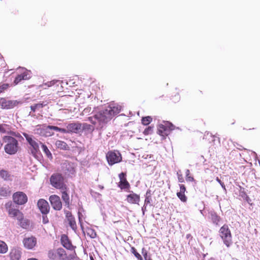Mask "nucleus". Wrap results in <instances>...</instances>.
I'll return each mask as SVG.
<instances>
[{
	"label": "nucleus",
	"instance_id": "nucleus-1",
	"mask_svg": "<svg viewBox=\"0 0 260 260\" xmlns=\"http://www.w3.org/2000/svg\"><path fill=\"white\" fill-rule=\"evenodd\" d=\"M121 110L120 107L118 106H109L106 109L101 111L93 116L88 117V120L93 124H95L97 122L100 123H106L116 114H118Z\"/></svg>",
	"mask_w": 260,
	"mask_h": 260
},
{
	"label": "nucleus",
	"instance_id": "nucleus-2",
	"mask_svg": "<svg viewBox=\"0 0 260 260\" xmlns=\"http://www.w3.org/2000/svg\"><path fill=\"white\" fill-rule=\"evenodd\" d=\"M3 139L5 144L4 150L6 153L14 155L19 151L20 146L17 139L10 136H5Z\"/></svg>",
	"mask_w": 260,
	"mask_h": 260
},
{
	"label": "nucleus",
	"instance_id": "nucleus-3",
	"mask_svg": "<svg viewBox=\"0 0 260 260\" xmlns=\"http://www.w3.org/2000/svg\"><path fill=\"white\" fill-rule=\"evenodd\" d=\"M219 235L226 247H229L232 244V235L228 224H224L220 228Z\"/></svg>",
	"mask_w": 260,
	"mask_h": 260
},
{
	"label": "nucleus",
	"instance_id": "nucleus-4",
	"mask_svg": "<svg viewBox=\"0 0 260 260\" xmlns=\"http://www.w3.org/2000/svg\"><path fill=\"white\" fill-rule=\"evenodd\" d=\"M23 135L29 144L28 150L30 154L34 157H36L40 151L39 144H42V143L40 141H36L33 139L32 136H29L26 133H23Z\"/></svg>",
	"mask_w": 260,
	"mask_h": 260
},
{
	"label": "nucleus",
	"instance_id": "nucleus-5",
	"mask_svg": "<svg viewBox=\"0 0 260 260\" xmlns=\"http://www.w3.org/2000/svg\"><path fill=\"white\" fill-rule=\"evenodd\" d=\"M64 177L60 173L53 174L50 178L51 185L56 189H66L67 185L64 181Z\"/></svg>",
	"mask_w": 260,
	"mask_h": 260
},
{
	"label": "nucleus",
	"instance_id": "nucleus-6",
	"mask_svg": "<svg viewBox=\"0 0 260 260\" xmlns=\"http://www.w3.org/2000/svg\"><path fill=\"white\" fill-rule=\"evenodd\" d=\"M48 257L52 260H67V253L62 248L49 250Z\"/></svg>",
	"mask_w": 260,
	"mask_h": 260
},
{
	"label": "nucleus",
	"instance_id": "nucleus-7",
	"mask_svg": "<svg viewBox=\"0 0 260 260\" xmlns=\"http://www.w3.org/2000/svg\"><path fill=\"white\" fill-rule=\"evenodd\" d=\"M174 128L175 126L172 123L167 121L164 122V124L158 125L157 134L163 137H166Z\"/></svg>",
	"mask_w": 260,
	"mask_h": 260
},
{
	"label": "nucleus",
	"instance_id": "nucleus-8",
	"mask_svg": "<svg viewBox=\"0 0 260 260\" xmlns=\"http://www.w3.org/2000/svg\"><path fill=\"white\" fill-rule=\"evenodd\" d=\"M106 158L109 165H113L122 160V156L118 151H109L106 154Z\"/></svg>",
	"mask_w": 260,
	"mask_h": 260
},
{
	"label": "nucleus",
	"instance_id": "nucleus-9",
	"mask_svg": "<svg viewBox=\"0 0 260 260\" xmlns=\"http://www.w3.org/2000/svg\"><path fill=\"white\" fill-rule=\"evenodd\" d=\"M13 200L15 204L22 205L27 202V197L23 192L17 191L13 194Z\"/></svg>",
	"mask_w": 260,
	"mask_h": 260
},
{
	"label": "nucleus",
	"instance_id": "nucleus-10",
	"mask_svg": "<svg viewBox=\"0 0 260 260\" xmlns=\"http://www.w3.org/2000/svg\"><path fill=\"white\" fill-rule=\"evenodd\" d=\"M5 207L8 211L9 216L12 217H16L17 219H22L23 213L18 209L13 208L12 207V204L11 202L6 203L5 204Z\"/></svg>",
	"mask_w": 260,
	"mask_h": 260
},
{
	"label": "nucleus",
	"instance_id": "nucleus-11",
	"mask_svg": "<svg viewBox=\"0 0 260 260\" xmlns=\"http://www.w3.org/2000/svg\"><path fill=\"white\" fill-rule=\"evenodd\" d=\"M49 201L53 208L59 211L62 208V203L59 197L56 194L51 195L49 197Z\"/></svg>",
	"mask_w": 260,
	"mask_h": 260
},
{
	"label": "nucleus",
	"instance_id": "nucleus-12",
	"mask_svg": "<svg viewBox=\"0 0 260 260\" xmlns=\"http://www.w3.org/2000/svg\"><path fill=\"white\" fill-rule=\"evenodd\" d=\"M37 240L34 236L25 238L23 240L24 247L27 249H33L37 245Z\"/></svg>",
	"mask_w": 260,
	"mask_h": 260
},
{
	"label": "nucleus",
	"instance_id": "nucleus-13",
	"mask_svg": "<svg viewBox=\"0 0 260 260\" xmlns=\"http://www.w3.org/2000/svg\"><path fill=\"white\" fill-rule=\"evenodd\" d=\"M81 128L82 123L79 122L71 123L67 125L64 133H78Z\"/></svg>",
	"mask_w": 260,
	"mask_h": 260
},
{
	"label": "nucleus",
	"instance_id": "nucleus-14",
	"mask_svg": "<svg viewBox=\"0 0 260 260\" xmlns=\"http://www.w3.org/2000/svg\"><path fill=\"white\" fill-rule=\"evenodd\" d=\"M38 207L43 215L49 212L50 206L48 203L44 199H41L38 201Z\"/></svg>",
	"mask_w": 260,
	"mask_h": 260
},
{
	"label": "nucleus",
	"instance_id": "nucleus-15",
	"mask_svg": "<svg viewBox=\"0 0 260 260\" xmlns=\"http://www.w3.org/2000/svg\"><path fill=\"white\" fill-rule=\"evenodd\" d=\"M120 181L118 183V187L121 189H129L130 184L126 178V173L122 172L119 174Z\"/></svg>",
	"mask_w": 260,
	"mask_h": 260
},
{
	"label": "nucleus",
	"instance_id": "nucleus-16",
	"mask_svg": "<svg viewBox=\"0 0 260 260\" xmlns=\"http://www.w3.org/2000/svg\"><path fill=\"white\" fill-rule=\"evenodd\" d=\"M22 255L21 249L18 247H14L11 248L9 257L11 260H20Z\"/></svg>",
	"mask_w": 260,
	"mask_h": 260
},
{
	"label": "nucleus",
	"instance_id": "nucleus-17",
	"mask_svg": "<svg viewBox=\"0 0 260 260\" xmlns=\"http://www.w3.org/2000/svg\"><path fill=\"white\" fill-rule=\"evenodd\" d=\"M18 104L16 101H7L4 98L0 99V105L3 109H12Z\"/></svg>",
	"mask_w": 260,
	"mask_h": 260
},
{
	"label": "nucleus",
	"instance_id": "nucleus-18",
	"mask_svg": "<svg viewBox=\"0 0 260 260\" xmlns=\"http://www.w3.org/2000/svg\"><path fill=\"white\" fill-rule=\"evenodd\" d=\"M131 193L126 196V201L131 204L139 205L140 201V196L133 191H130Z\"/></svg>",
	"mask_w": 260,
	"mask_h": 260
},
{
	"label": "nucleus",
	"instance_id": "nucleus-19",
	"mask_svg": "<svg viewBox=\"0 0 260 260\" xmlns=\"http://www.w3.org/2000/svg\"><path fill=\"white\" fill-rule=\"evenodd\" d=\"M60 242L62 245L68 250H73L74 246L67 235L63 234L61 236Z\"/></svg>",
	"mask_w": 260,
	"mask_h": 260
},
{
	"label": "nucleus",
	"instance_id": "nucleus-20",
	"mask_svg": "<svg viewBox=\"0 0 260 260\" xmlns=\"http://www.w3.org/2000/svg\"><path fill=\"white\" fill-rule=\"evenodd\" d=\"M61 193V199L64 202L66 205L68 207L70 205V196L69 194V189L68 186L66 187V189H59Z\"/></svg>",
	"mask_w": 260,
	"mask_h": 260
},
{
	"label": "nucleus",
	"instance_id": "nucleus-21",
	"mask_svg": "<svg viewBox=\"0 0 260 260\" xmlns=\"http://www.w3.org/2000/svg\"><path fill=\"white\" fill-rule=\"evenodd\" d=\"M179 187L180 191L177 192V196L182 202L185 203L187 201V197L185 194L186 187L183 184H179Z\"/></svg>",
	"mask_w": 260,
	"mask_h": 260
},
{
	"label": "nucleus",
	"instance_id": "nucleus-22",
	"mask_svg": "<svg viewBox=\"0 0 260 260\" xmlns=\"http://www.w3.org/2000/svg\"><path fill=\"white\" fill-rule=\"evenodd\" d=\"M9 126L6 124H1L0 123V133H8L11 135L15 136L16 137H20V135L19 133H16L15 132L9 131Z\"/></svg>",
	"mask_w": 260,
	"mask_h": 260
},
{
	"label": "nucleus",
	"instance_id": "nucleus-23",
	"mask_svg": "<svg viewBox=\"0 0 260 260\" xmlns=\"http://www.w3.org/2000/svg\"><path fill=\"white\" fill-rule=\"evenodd\" d=\"M29 79V77H28V73L26 72H24L22 74L18 75L15 79L14 83L15 85L18 84L22 80H28Z\"/></svg>",
	"mask_w": 260,
	"mask_h": 260
},
{
	"label": "nucleus",
	"instance_id": "nucleus-24",
	"mask_svg": "<svg viewBox=\"0 0 260 260\" xmlns=\"http://www.w3.org/2000/svg\"><path fill=\"white\" fill-rule=\"evenodd\" d=\"M55 145L58 149L63 150H69L70 147L64 141L61 140H57L55 142Z\"/></svg>",
	"mask_w": 260,
	"mask_h": 260
},
{
	"label": "nucleus",
	"instance_id": "nucleus-25",
	"mask_svg": "<svg viewBox=\"0 0 260 260\" xmlns=\"http://www.w3.org/2000/svg\"><path fill=\"white\" fill-rule=\"evenodd\" d=\"M0 176L6 181L11 180L12 179L11 174L8 171L4 169L0 170Z\"/></svg>",
	"mask_w": 260,
	"mask_h": 260
},
{
	"label": "nucleus",
	"instance_id": "nucleus-26",
	"mask_svg": "<svg viewBox=\"0 0 260 260\" xmlns=\"http://www.w3.org/2000/svg\"><path fill=\"white\" fill-rule=\"evenodd\" d=\"M17 220L19 221V225L23 229H27L29 228L30 224L29 221L24 218L23 214H22V219Z\"/></svg>",
	"mask_w": 260,
	"mask_h": 260
},
{
	"label": "nucleus",
	"instance_id": "nucleus-27",
	"mask_svg": "<svg viewBox=\"0 0 260 260\" xmlns=\"http://www.w3.org/2000/svg\"><path fill=\"white\" fill-rule=\"evenodd\" d=\"M11 191L9 187H2L0 188V196L7 197L10 195Z\"/></svg>",
	"mask_w": 260,
	"mask_h": 260
},
{
	"label": "nucleus",
	"instance_id": "nucleus-28",
	"mask_svg": "<svg viewBox=\"0 0 260 260\" xmlns=\"http://www.w3.org/2000/svg\"><path fill=\"white\" fill-rule=\"evenodd\" d=\"M151 201V190H148L146 193L145 199L144 201V207L146 208V206L148 205H149Z\"/></svg>",
	"mask_w": 260,
	"mask_h": 260
},
{
	"label": "nucleus",
	"instance_id": "nucleus-29",
	"mask_svg": "<svg viewBox=\"0 0 260 260\" xmlns=\"http://www.w3.org/2000/svg\"><path fill=\"white\" fill-rule=\"evenodd\" d=\"M45 106V105L43 103L35 104L30 106V109L32 112H35L36 110H40Z\"/></svg>",
	"mask_w": 260,
	"mask_h": 260
},
{
	"label": "nucleus",
	"instance_id": "nucleus-30",
	"mask_svg": "<svg viewBox=\"0 0 260 260\" xmlns=\"http://www.w3.org/2000/svg\"><path fill=\"white\" fill-rule=\"evenodd\" d=\"M8 250L7 244L3 241L0 240V253H6Z\"/></svg>",
	"mask_w": 260,
	"mask_h": 260
},
{
	"label": "nucleus",
	"instance_id": "nucleus-31",
	"mask_svg": "<svg viewBox=\"0 0 260 260\" xmlns=\"http://www.w3.org/2000/svg\"><path fill=\"white\" fill-rule=\"evenodd\" d=\"M68 221L69 222V225L71 228L74 231L77 229V225L75 219L74 217H72L71 218L67 219Z\"/></svg>",
	"mask_w": 260,
	"mask_h": 260
},
{
	"label": "nucleus",
	"instance_id": "nucleus-32",
	"mask_svg": "<svg viewBox=\"0 0 260 260\" xmlns=\"http://www.w3.org/2000/svg\"><path fill=\"white\" fill-rule=\"evenodd\" d=\"M86 233L88 236L91 238H95L97 236V234L95 230L91 228H87L86 230Z\"/></svg>",
	"mask_w": 260,
	"mask_h": 260
},
{
	"label": "nucleus",
	"instance_id": "nucleus-33",
	"mask_svg": "<svg viewBox=\"0 0 260 260\" xmlns=\"http://www.w3.org/2000/svg\"><path fill=\"white\" fill-rule=\"evenodd\" d=\"M71 165H72V164L71 162H70L68 161H66V162H64L63 163V166L66 167L68 172H74V167L72 166Z\"/></svg>",
	"mask_w": 260,
	"mask_h": 260
},
{
	"label": "nucleus",
	"instance_id": "nucleus-34",
	"mask_svg": "<svg viewBox=\"0 0 260 260\" xmlns=\"http://www.w3.org/2000/svg\"><path fill=\"white\" fill-rule=\"evenodd\" d=\"M211 219L212 222L216 224H218L220 221V218L215 213H212L211 215Z\"/></svg>",
	"mask_w": 260,
	"mask_h": 260
},
{
	"label": "nucleus",
	"instance_id": "nucleus-35",
	"mask_svg": "<svg viewBox=\"0 0 260 260\" xmlns=\"http://www.w3.org/2000/svg\"><path fill=\"white\" fill-rule=\"evenodd\" d=\"M152 121V118L151 116H146L142 119V123L144 125H147Z\"/></svg>",
	"mask_w": 260,
	"mask_h": 260
},
{
	"label": "nucleus",
	"instance_id": "nucleus-36",
	"mask_svg": "<svg viewBox=\"0 0 260 260\" xmlns=\"http://www.w3.org/2000/svg\"><path fill=\"white\" fill-rule=\"evenodd\" d=\"M47 128L51 129V130H54V131H57V132H61L63 133H64L66 132L65 128H59L56 126L48 125L47 127Z\"/></svg>",
	"mask_w": 260,
	"mask_h": 260
},
{
	"label": "nucleus",
	"instance_id": "nucleus-37",
	"mask_svg": "<svg viewBox=\"0 0 260 260\" xmlns=\"http://www.w3.org/2000/svg\"><path fill=\"white\" fill-rule=\"evenodd\" d=\"M131 251L134 254V255L136 256V257L138 260H143V257L141 256V255L139 253L136 248L134 247H132L131 249Z\"/></svg>",
	"mask_w": 260,
	"mask_h": 260
},
{
	"label": "nucleus",
	"instance_id": "nucleus-38",
	"mask_svg": "<svg viewBox=\"0 0 260 260\" xmlns=\"http://www.w3.org/2000/svg\"><path fill=\"white\" fill-rule=\"evenodd\" d=\"M58 81L57 80H52L51 81L47 82L45 83H43L42 85H41V86L44 89H46V87L45 86H47V87H51L53 85H54Z\"/></svg>",
	"mask_w": 260,
	"mask_h": 260
},
{
	"label": "nucleus",
	"instance_id": "nucleus-39",
	"mask_svg": "<svg viewBox=\"0 0 260 260\" xmlns=\"http://www.w3.org/2000/svg\"><path fill=\"white\" fill-rule=\"evenodd\" d=\"M185 176H186V180L187 181L193 182V181H195L194 178L190 175V171L188 169L186 170Z\"/></svg>",
	"mask_w": 260,
	"mask_h": 260
},
{
	"label": "nucleus",
	"instance_id": "nucleus-40",
	"mask_svg": "<svg viewBox=\"0 0 260 260\" xmlns=\"http://www.w3.org/2000/svg\"><path fill=\"white\" fill-rule=\"evenodd\" d=\"M42 148L44 151V152L46 154V155L48 157H52V154L48 148H47V146L42 144Z\"/></svg>",
	"mask_w": 260,
	"mask_h": 260
},
{
	"label": "nucleus",
	"instance_id": "nucleus-41",
	"mask_svg": "<svg viewBox=\"0 0 260 260\" xmlns=\"http://www.w3.org/2000/svg\"><path fill=\"white\" fill-rule=\"evenodd\" d=\"M153 131V126H149L145 128V129L143 132V134L145 135H151Z\"/></svg>",
	"mask_w": 260,
	"mask_h": 260
},
{
	"label": "nucleus",
	"instance_id": "nucleus-42",
	"mask_svg": "<svg viewBox=\"0 0 260 260\" xmlns=\"http://www.w3.org/2000/svg\"><path fill=\"white\" fill-rule=\"evenodd\" d=\"M67 260H80V258L77 256L76 253L74 252L69 255H67Z\"/></svg>",
	"mask_w": 260,
	"mask_h": 260
},
{
	"label": "nucleus",
	"instance_id": "nucleus-43",
	"mask_svg": "<svg viewBox=\"0 0 260 260\" xmlns=\"http://www.w3.org/2000/svg\"><path fill=\"white\" fill-rule=\"evenodd\" d=\"M142 254H143L145 260H147L148 258L150 257V256L148 254L147 251L144 248L142 249Z\"/></svg>",
	"mask_w": 260,
	"mask_h": 260
},
{
	"label": "nucleus",
	"instance_id": "nucleus-44",
	"mask_svg": "<svg viewBox=\"0 0 260 260\" xmlns=\"http://www.w3.org/2000/svg\"><path fill=\"white\" fill-rule=\"evenodd\" d=\"M9 87V84L4 83L0 85V93L6 90Z\"/></svg>",
	"mask_w": 260,
	"mask_h": 260
},
{
	"label": "nucleus",
	"instance_id": "nucleus-45",
	"mask_svg": "<svg viewBox=\"0 0 260 260\" xmlns=\"http://www.w3.org/2000/svg\"><path fill=\"white\" fill-rule=\"evenodd\" d=\"M210 137L212 138V141H214L215 140V138H216V137L212 135L211 133L207 132L205 134L204 139H209Z\"/></svg>",
	"mask_w": 260,
	"mask_h": 260
},
{
	"label": "nucleus",
	"instance_id": "nucleus-46",
	"mask_svg": "<svg viewBox=\"0 0 260 260\" xmlns=\"http://www.w3.org/2000/svg\"><path fill=\"white\" fill-rule=\"evenodd\" d=\"M177 177L178 181L180 183H183L184 182V179L183 177L182 174H180L179 172H177Z\"/></svg>",
	"mask_w": 260,
	"mask_h": 260
},
{
	"label": "nucleus",
	"instance_id": "nucleus-47",
	"mask_svg": "<svg viewBox=\"0 0 260 260\" xmlns=\"http://www.w3.org/2000/svg\"><path fill=\"white\" fill-rule=\"evenodd\" d=\"M82 129H90L91 125L87 123H84L82 124Z\"/></svg>",
	"mask_w": 260,
	"mask_h": 260
},
{
	"label": "nucleus",
	"instance_id": "nucleus-48",
	"mask_svg": "<svg viewBox=\"0 0 260 260\" xmlns=\"http://www.w3.org/2000/svg\"><path fill=\"white\" fill-rule=\"evenodd\" d=\"M64 213H65L66 217L67 219H68V218L73 217L72 213L69 211H65Z\"/></svg>",
	"mask_w": 260,
	"mask_h": 260
},
{
	"label": "nucleus",
	"instance_id": "nucleus-49",
	"mask_svg": "<svg viewBox=\"0 0 260 260\" xmlns=\"http://www.w3.org/2000/svg\"><path fill=\"white\" fill-rule=\"evenodd\" d=\"M235 146L237 147V148L240 150H245V148L241 145L239 144L238 143H235V144H234Z\"/></svg>",
	"mask_w": 260,
	"mask_h": 260
},
{
	"label": "nucleus",
	"instance_id": "nucleus-50",
	"mask_svg": "<svg viewBox=\"0 0 260 260\" xmlns=\"http://www.w3.org/2000/svg\"><path fill=\"white\" fill-rule=\"evenodd\" d=\"M49 222V220L46 215H43V223L44 224H46Z\"/></svg>",
	"mask_w": 260,
	"mask_h": 260
},
{
	"label": "nucleus",
	"instance_id": "nucleus-51",
	"mask_svg": "<svg viewBox=\"0 0 260 260\" xmlns=\"http://www.w3.org/2000/svg\"><path fill=\"white\" fill-rule=\"evenodd\" d=\"M186 238L189 240V241L192 240V237L191 236V234H188L186 236Z\"/></svg>",
	"mask_w": 260,
	"mask_h": 260
},
{
	"label": "nucleus",
	"instance_id": "nucleus-52",
	"mask_svg": "<svg viewBox=\"0 0 260 260\" xmlns=\"http://www.w3.org/2000/svg\"><path fill=\"white\" fill-rule=\"evenodd\" d=\"M220 185H221V187H222V188H223L224 190H225V189H226V188H225V185H224V183H223V182H222V183L220 184Z\"/></svg>",
	"mask_w": 260,
	"mask_h": 260
},
{
	"label": "nucleus",
	"instance_id": "nucleus-53",
	"mask_svg": "<svg viewBox=\"0 0 260 260\" xmlns=\"http://www.w3.org/2000/svg\"><path fill=\"white\" fill-rule=\"evenodd\" d=\"M216 180L220 184L222 182L219 179L218 177H216Z\"/></svg>",
	"mask_w": 260,
	"mask_h": 260
},
{
	"label": "nucleus",
	"instance_id": "nucleus-54",
	"mask_svg": "<svg viewBox=\"0 0 260 260\" xmlns=\"http://www.w3.org/2000/svg\"><path fill=\"white\" fill-rule=\"evenodd\" d=\"M197 94H198V95H200L201 94H202V91H200H200H199L198 92Z\"/></svg>",
	"mask_w": 260,
	"mask_h": 260
},
{
	"label": "nucleus",
	"instance_id": "nucleus-55",
	"mask_svg": "<svg viewBox=\"0 0 260 260\" xmlns=\"http://www.w3.org/2000/svg\"><path fill=\"white\" fill-rule=\"evenodd\" d=\"M27 260H38V259L35 258H29Z\"/></svg>",
	"mask_w": 260,
	"mask_h": 260
},
{
	"label": "nucleus",
	"instance_id": "nucleus-56",
	"mask_svg": "<svg viewBox=\"0 0 260 260\" xmlns=\"http://www.w3.org/2000/svg\"><path fill=\"white\" fill-rule=\"evenodd\" d=\"M79 222H80L81 223V226H82V224H81V218L80 217V216H79Z\"/></svg>",
	"mask_w": 260,
	"mask_h": 260
},
{
	"label": "nucleus",
	"instance_id": "nucleus-57",
	"mask_svg": "<svg viewBox=\"0 0 260 260\" xmlns=\"http://www.w3.org/2000/svg\"><path fill=\"white\" fill-rule=\"evenodd\" d=\"M180 100V96L179 95L177 96V100L179 101Z\"/></svg>",
	"mask_w": 260,
	"mask_h": 260
},
{
	"label": "nucleus",
	"instance_id": "nucleus-58",
	"mask_svg": "<svg viewBox=\"0 0 260 260\" xmlns=\"http://www.w3.org/2000/svg\"><path fill=\"white\" fill-rule=\"evenodd\" d=\"M2 145H3V143L0 141V148L2 147Z\"/></svg>",
	"mask_w": 260,
	"mask_h": 260
},
{
	"label": "nucleus",
	"instance_id": "nucleus-59",
	"mask_svg": "<svg viewBox=\"0 0 260 260\" xmlns=\"http://www.w3.org/2000/svg\"><path fill=\"white\" fill-rule=\"evenodd\" d=\"M91 260H94L93 258L92 257H90Z\"/></svg>",
	"mask_w": 260,
	"mask_h": 260
},
{
	"label": "nucleus",
	"instance_id": "nucleus-60",
	"mask_svg": "<svg viewBox=\"0 0 260 260\" xmlns=\"http://www.w3.org/2000/svg\"><path fill=\"white\" fill-rule=\"evenodd\" d=\"M254 129V128H252V129ZM250 129H251V128H250Z\"/></svg>",
	"mask_w": 260,
	"mask_h": 260
}]
</instances>
